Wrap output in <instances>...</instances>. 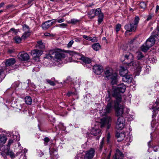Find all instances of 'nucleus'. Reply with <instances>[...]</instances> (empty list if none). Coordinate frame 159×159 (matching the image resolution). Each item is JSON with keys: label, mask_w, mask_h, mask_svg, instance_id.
<instances>
[{"label": "nucleus", "mask_w": 159, "mask_h": 159, "mask_svg": "<svg viewBox=\"0 0 159 159\" xmlns=\"http://www.w3.org/2000/svg\"><path fill=\"white\" fill-rule=\"evenodd\" d=\"M121 101V100L115 99L114 102V108L116 115L117 116H123L125 117H128L129 110L120 105Z\"/></svg>", "instance_id": "obj_1"}, {"label": "nucleus", "mask_w": 159, "mask_h": 159, "mask_svg": "<svg viewBox=\"0 0 159 159\" xmlns=\"http://www.w3.org/2000/svg\"><path fill=\"white\" fill-rule=\"evenodd\" d=\"M104 72L106 75L105 78L107 80H110L112 85L116 84L118 79V75L117 73H113L112 70L111 68L106 69Z\"/></svg>", "instance_id": "obj_2"}, {"label": "nucleus", "mask_w": 159, "mask_h": 159, "mask_svg": "<svg viewBox=\"0 0 159 159\" xmlns=\"http://www.w3.org/2000/svg\"><path fill=\"white\" fill-rule=\"evenodd\" d=\"M139 20V18L138 16H136L134 18V23H130V25H126L125 26V29L126 30L125 33L127 36L129 33L131 32H135L138 27V24Z\"/></svg>", "instance_id": "obj_3"}, {"label": "nucleus", "mask_w": 159, "mask_h": 159, "mask_svg": "<svg viewBox=\"0 0 159 159\" xmlns=\"http://www.w3.org/2000/svg\"><path fill=\"white\" fill-rule=\"evenodd\" d=\"M126 89V86L124 84H121L118 85L117 87L114 90L112 95L114 97L115 99L121 100L120 93H124Z\"/></svg>", "instance_id": "obj_4"}, {"label": "nucleus", "mask_w": 159, "mask_h": 159, "mask_svg": "<svg viewBox=\"0 0 159 159\" xmlns=\"http://www.w3.org/2000/svg\"><path fill=\"white\" fill-rule=\"evenodd\" d=\"M155 43V39L154 36H151L147 39L145 43L141 47V49L143 52H146L149 48L153 46Z\"/></svg>", "instance_id": "obj_5"}, {"label": "nucleus", "mask_w": 159, "mask_h": 159, "mask_svg": "<svg viewBox=\"0 0 159 159\" xmlns=\"http://www.w3.org/2000/svg\"><path fill=\"white\" fill-rule=\"evenodd\" d=\"M92 11L93 12H94V15L90 17V19L93 18L95 16H98V24L99 25L103 21L104 18L103 13L102 12L101 10L99 8H97L96 9H92Z\"/></svg>", "instance_id": "obj_6"}, {"label": "nucleus", "mask_w": 159, "mask_h": 159, "mask_svg": "<svg viewBox=\"0 0 159 159\" xmlns=\"http://www.w3.org/2000/svg\"><path fill=\"white\" fill-rule=\"evenodd\" d=\"M111 120V118L109 116L101 119L100 122L101 128H102L107 126V129H109L110 127Z\"/></svg>", "instance_id": "obj_7"}, {"label": "nucleus", "mask_w": 159, "mask_h": 159, "mask_svg": "<svg viewBox=\"0 0 159 159\" xmlns=\"http://www.w3.org/2000/svg\"><path fill=\"white\" fill-rule=\"evenodd\" d=\"M123 116L119 117L117 119L116 128L118 129L122 130L124 127L125 120Z\"/></svg>", "instance_id": "obj_8"}, {"label": "nucleus", "mask_w": 159, "mask_h": 159, "mask_svg": "<svg viewBox=\"0 0 159 159\" xmlns=\"http://www.w3.org/2000/svg\"><path fill=\"white\" fill-rule=\"evenodd\" d=\"M95 152L94 149L91 148L89 150L87 151L84 156V159H92L95 155Z\"/></svg>", "instance_id": "obj_9"}, {"label": "nucleus", "mask_w": 159, "mask_h": 159, "mask_svg": "<svg viewBox=\"0 0 159 159\" xmlns=\"http://www.w3.org/2000/svg\"><path fill=\"white\" fill-rule=\"evenodd\" d=\"M103 67L99 65H96L93 66V71L97 75H100L103 71Z\"/></svg>", "instance_id": "obj_10"}, {"label": "nucleus", "mask_w": 159, "mask_h": 159, "mask_svg": "<svg viewBox=\"0 0 159 159\" xmlns=\"http://www.w3.org/2000/svg\"><path fill=\"white\" fill-rule=\"evenodd\" d=\"M122 77V80L125 82L130 83L133 80L132 76L128 73L123 76Z\"/></svg>", "instance_id": "obj_11"}, {"label": "nucleus", "mask_w": 159, "mask_h": 159, "mask_svg": "<svg viewBox=\"0 0 159 159\" xmlns=\"http://www.w3.org/2000/svg\"><path fill=\"white\" fill-rule=\"evenodd\" d=\"M125 59L129 60L130 62L129 64L130 65L132 64L133 65L134 64V63L133 61L134 59V56L130 52H128L125 56ZM134 66V65H133Z\"/></svg>", "instance_id": "obj_12"}, {"label": "nucleus", "mask_w": 159, "mask_h": 159, "mask_svg": "<svg viewBox=\"0 0 159 159\" xmlns=\"http://www.w3.org/2000/svg\"><path fill=\"white\" fill-rule=\"evenodd\" d=\"M42 52L41 50L34 49L31 51V53L34 57H38L41 56Z\"/></svg>", "instance_id": "obj_13"}, {"label": "nucleus", "mask_w": 159, "mask_h": 159, "mask_svg": "<svg viewBox=\"0 0 159 159\" xmlns=\"http://www.w3.org/2000/svg\"><path fill=\"white\" fill-rule=\"evenodd\" d=\"M98 128L97 125H95L94 127H92L91 130V133L94 136L98 135L101 132L100 130L98 129Z\"/></svg>", "instance_id": "obj_14"}, {"label": "nucleus", "mask_w": 159, "mask_h": 159, "mask_svg": "<svg viewBox=\"0 0 159 159\" xmlns=\"http://www.w3.org/2000/svg\"><path fill=\"white\" fill-rule=\"evenodd\" d=\"M128 73V70L127 66H121L120 70V74L123 76Z\"/></svg>", "instance_id": "obj_15"}, {"label": "nucleus", "mask_w": 159, "mask_h": 159, "mask_svg": "<svg viewBox=\"0 0 159 159\" xmlns=\"http://www.w3.org/2000/svg\"><path fill=\"white\" fill-rule=\"evenodd\" d=\"M20 58L23 61H27L29 59L30 57L29 55L26 53L23 52L19 54Z\"/></svg>", "instance_id": "obj_16"}, {"label": "nucleus", "mask_w": 159, "mask_h": 159, "mask_svg": "<svg viewBox=\"0 0 159 159\" xmlns=\"http://www.w3.org/2000/svg\"><path fill=\"white\" fill-rule=\"evenodd\" d=\"M15 62L16 61L14 58H11L7 60L5 64L6 66H8L13 65Z\"/></svg>", "instance_id": "obj_17"}, {"label": "nucleus", "mask_w": 159, "mask_h": 159, "mask_svg": "<svg viewBox=\"0 0 159 159\" xmlns=\"http://www.w3.org/2000/svg\"><path fill=\"white\" fill-rule=\"evenodd\" d=\"M124 155L122 152L118 149H117L116 151V153L115 156L114 157V159H118L120 158L119 157L121 158L123 157Z\"/></svg>", "instance_id": "obj_18"}, {"label": "nucleus", "mask_w": 159, "mask_h": 159, "mask_svg": "<svg viewBox=\"0 0 159 159\" xmlns=\"http://www.w3.org/2000/svg\"><path fill=\"white\" fill-rule=\"evenodd\" d=\"M112 103L113 102L112 101H111L107 103L105 109L106 113H108L111 112L112 109Z\"/></svg>", "instance_id": "obj_19"}, {"label": "nucleus", "mask_w": 159, "mask_h": 159, "mask_svg": "<svg viewBox=\"0 0 159 159\" xmlns=\"http://www.w3.org/2000/svg\"><path fill=\"white\" fill-rule=\"evenodd\" d=\"M125 134L124 133H117L116 136L118 141H121L124 138Z\"/></svg>", "instance_id": "obj_20"}, {"label": "nucleus", "mask_w": 159, "mask_h": 159, "mask_svg": "<svg viewBox=\"0 0 159 159\" xmlns=\"http://www.w3.org/2000/svg\"><path fill=\"white\" fill-rule=\"evenodd\" d=\"M13 141L12 139H10L9 140L8 143V144L7 145L5 146L4 147H6L7 149L5 150L2 149L3 152L6 153H8L10 149V146L13 143Z\"/></svg>", "instance_id": "obj_21"}, {"label": "nucleus", "mask_w": 159, "mask_h": 159, "mask_svg": "<svg viewBox=\"0 0 159 159\" xmlns=\"http://www.w3.org/2000/svg\"><path fill=\"white\" fill-rule=\"evenodd\" d=\"M52 25L50 20H48L45 22L42 25V27L43 29L46 30L48 28Z\"/></svg>", "instance_id": "obj_22"}, {"label": "nucleus", "mask_w": 159, "mask_h": 159, "mask_svg": "<svg viewBox=\"0 0 159 159\" xmlns=\"http://www.w3.org/2000/svg\"><path fill=\"white\" fill-rule=\"evenodd\" d=\"M7 138L4 135H0V146L4 144L6 142Z\"/></svg>", "instance_id": "obj_23"}, {"label": "nucleus", "mask_w": 159, "mask_h": 159, "mask_svg": "<svg viewBox=\"0 0 159 159\" xmlns=\"http://www.w3.org/2000/svg\"><path fill=\"white\" fill-rule=\"evenodd\" d=\"M80 59L85 63L89 64L91 62V60L87 57H82Z\"/></svg>", "instance_id": "obj_24"}, {"label": "nucleus", "mask_w": 159, "mask_h": 159, "mask_svg": "<svg viewBox=\"0 0 159 159\" xmlns=\"http://www.w3.org/2000/svg\"><path fill=\"white\" fill-rule=\"evenodd\" d=\"M62 57L61 54L59 52H57L55 55L54 56V59H55L57 61L61 60Z\"/></svg>", "instance_id": "obj_25"}, {"label": "nucleus", "mask_w": 159, "mask_h": 159, "mask_svg": "<svg viewBox=\"0 0 159 159\" xmlns=\"http://www.w3.org/2000/svg\"><path fill=\"white\" fill-rule=\"evenodd\" d=\"M25 102L26 104L30 105L31 104L32 99L31 97L26 96L25 98Z\"/></svg>", "instance_id": "obj_26"}, {"label": "nucleus", "mask_w": 159, "mask_h": 159, "mask_svg": "<svg viewBox=\"0 0 159 159\" xmlns=\"http://www.w3.org/2000/svg\"><path fill=\"white\" fill-rule=\"evenodd\" d=\"M93 48L95 51L98 50L100 48V44L98 43H96L93 44L92 46Z\"/></svg>", "instance_id": "obj_27"}, {"label": "nucleus", "mask_w": 159, "mask_h": 159, "mask_svg": "<svg viewBox=\"0 0 159 159\" xmlns=\"http://www.w3.org/2000/svg\"><path fill=\"white\" fill-rule=\"evenodd\" d=\"M36 47L39 48H43L45 47V46L43 43L42 41H39L37 42L36 45Z\"/></svg>", "instance_id": "obj_28"}, {"label": "nucleus", "mask_w": 159, "mask_h": 159, "mask_svg": "<svg viewBox=\"0 0 159 159\" xmlns=\"http://www.w3.org/2000/svg\"><path fill=\"white\" fill-rule=\"evenodd\" d=\"M111 155V151L110 152L109 154L107 155L106 153H103L102 154V158L103 159H110V157Z\"/></svg>", "instance_id": "obj_29"}, {"label": "nucleus", "mask_w": 159, "mask_h": 159, "mask_svg": "<svg viewBox=\"0 0 159 159\" xmlns=\"http://www.w3.org/2000/svg\"><path fill=\"white\" fill-rule=\"evenodd\" d=\"M30 35V32H25L21 36L22 39H25Z\"/></svg>", "instance_id": "obj_30"}, {"label": "nucleus", "mask_w": 159, "mask_h": 159, "mask_svg": "<svg viewBox=\"0 0 159 159\" xmlns=\"http://www.w3.org/2000/svg\"><path fill=\"white\" fill-rule=\"evenodd\" d=\"M80 21V20H79L76 19H71L70 21L68 22L69 23L75 25L79 22Z\"/></svg>", "instance_id": "obj_31"}, {"label": "nucleus", "mask_w": 159, "mask_h": 159, "mask_svg": "<svg viewBox=\"0 0 159 159\" xmlns=\"http://www.w3.org/2000/svg\"><path fill=\"white\" fill-rule=\"evenodd\" d=\"M22 38H20L18 36H16L14 38V39L15 40V42L16 43H20L22 39Z\"/></svg>", "instance_id": "obj_32"}, {"label": "nucleus", "mask_w": 159, "mask_h": 159, "mask_svg": "<svg viewBox=\"0 0 159 159\" xmlns=\"http://www.w3.org/2000/svg\"><path fill=\"white\" fill-rule=\"evenodd\" d=\"M137 59L138 60L141 59L144 57V56L142 54V53L140 52H137Z\"/></svg>", "instance_id": "obj_33"}, {"label": "nucleus", "mask_w": 159, "mask_h": 159, "mask_svg": "<svg viewBox=\"0 0 159 159\" xmlns=\"http://www.w3.org/2000/svg\"><path fill=\"white\" fill-rule=\"evenodd\" d=\"M158 124H157L155 120H152L151 122V126L152 128L156 129L157 128Z\"/></svg>", "instance_id": "obj_34"}, {"label": "nucleus", "mask_w": 159, "mask_h": 159, "mask_svg": "<svg viewBox=\"0 0 159 159\" xmlns=\"http://www.w3.org/2000/svg\"><path fill=\"white\" fill-rule=\"evenodd\" d=\"M58 127L60 129L63 131L65 130L66 128L64 126V124L62 123H60V124L58 125Z\"/></svg>", "instance_id": "obj_35"}, {"label": "nucleus", "mask_w": 159, "mask_h": 159, "mask_svg": "<svg viewBox=\"0 0 159 159\" xmlns=\"http://www.w3.org/2000/svg\"><path fill=\"white\" fill-rule=\"evenodd\" d=\"M23 29L25 32H30L29 27L26 25H23Z\"/></svg>", "instance_id": "obj_36"}, {"label": "nucleus", "mask_w": 159, "mask_h": 159, "mask_svg": "<svg viewBox=\"0 0 159 159\" xmlns=\"http://www.w3.org/2000/svg\"><path fill=\"white\" fill-rule=\"evenodd\" d=\"M104 138H102L101 142L100 143L99 149L101 150L103 148L104 144Z\"/></svg>", "instance_id": "obj_37"}, {"label": "nucleus", "mask_w": 159, "mask_h": 159, "mask_svg": "<svg viewBox=\"0 0 159 159\" xmlns=\"http://www.w3.org/2000/svg\"><path fill=\"white\" fill-rule=\"evenodd\" d=\"M121 27V25L120 24H118L116 25L115 30L117 33L120 30Z\"/></svg>", "instance_id": "obj_38"}, {"label": "nucleus", "mask_w": 159, "mask_h": 159, "mask_svg": "<svg viewBox=\"0 0 159 159\" xmlns=\"http://www.w3.org/2000/svg\"><path fill=\"white\" fill-rule=\"evenodd\" d=\"M56 52L57 51L55 49H53L50 50L49 51V54H50L52 56L54 57V56L55 55Z\"/></svg>", "instance_id": "obj_39"}, {"label": "nucleus", "mask_w": 159, "mask_h": 159, "mask_svg": "<svg viewBox=\"0 0 159 159\" xmlns=\"http://www.w3.org/2000/svg\"><path fill=\"white\" fill-rule=\"evenodd\" d=\"M50 141L48 137H45L44 139V144L45 146L47 145V143Z\"/></svg>", "instance_id": "obj_40"}, {"label": "nucleus", "mask_w": 159, "mask_h": 159, "mask_svg": "<svg viewBox=\"0 0 159 159\" xmlns=\"http://www.w3.org/2000/svg\"><path fill=\"white\" fill-rule=\"evenodd\" d=\"M46 81L49 84L51 85L54 86L55 84V83L53 81H52V80H47Z\"/></svg>", "instance_id": "obj_41"}, {"label": "nucleus", "mask_w": 159, "mask_h": 159, "mask_svg": "<svg viewBox=\"0 0 159 159\" xmlns=\"http://www.w3.org/2000/svg\"><path fill=\"white\" fill-rule=\"evenodd\" d=\"M65 21V19L63 18H58L57 19V22L61 23Z\"/></svg>", "instance_id": "obj_42"}, {"label": "nucleus", "mask_w": 159, "mask_h": 159, "mask_svg": "<svg viewBox=\"0 0 159 159\" xmlns=\"http://www.w3.org/2000/svg\"><path fill=\"white\" fill-rule=\"evenodd\" d=\"M140 6L142 8H144L146 7V4L144 2H142L140 3Z\"/></svg>", "instance_id": "obj_43"}, {"label": "nucleus", "mask_w": 159, "mask_h": 159, "mask_svg": "<svg viewBox=\"0 0 159 159\" xmlns=\"http://www.w3.org/2000/svg\"><path fill=\"white\" fill-rule=\"evenodd\" d=\"M45 58L48 59H54V57L52 56L50 54H49V52H48V54H47Z\"/></svg>", "instance_id": "obj_44"}, {"label": "nucleus", "mask_w": 159, "mask_h": 159, "mask_svg": "<svg viewBox=\"0 0 159 159\" xmlns=\"http://www.w3.org/2000/svg\"><path fill=\"white\" fill-rule=\"evenodd\" d=\"M67 25L66 24L62 23L61 24H59L57 25V26L60 27L64 28L66 27L67 26Z\"/></svg>", "instance_id": "obj_45"}, {"label": "nucleus", "mask_w": 159, "mask_h": 159, "mask_svg": "<svg viewBox=\"0 0 159 159\" xmlns=\"http://www.w3.org/2000/svg\"><path fill=\"white\" fill-rule=\"evenodd\" d=\"M74 43V41L73 40H72L70 41L67 44V47L68 48L71 47Z\"/></svg>", "instance_id": "obj_46"}, {"label": "nucleus", "mask_w": 159, "mask_h": 159, "mask_svg": "<svg viewBox=\"0 0 159 159\" xmlns=\"http://www.w3.org/2000/svg\"><path fill=\"white\" fill-rule=\"evenodd\" d=\"M50 155L52 156H53L54 155V152L55 151L54 149L50 148Z\"/></svg>", "instance_id": "obj_47"}, {"label": "nucleus", "mask_w": 159, "mask_h": 159, "mask_svg": "<svg viewBox=\"0 0 159 159\" xmlns=\"http://www.w3.org/2000/svg\"><path fill=\"white\" fill-rule=\"evenodd\" d=\"M89 41H91L92 42H95L97 41V39L95 37H90Z\"/></svg>", "instance_id": "obj_48"}, {"label": "nucleus", "mask_w": 159, "mask_h": 159, "mask_svg": "<svg viewBox=\"0 0 159 159\" xmlns=\"http://www.w3.org/2000/svg\"><path fill=\"white\" fill-rule=\"evenodd\" d=\"M48 120L50 121L53 122H54L55 121V119L54 118L50 116L48 117Z\"/></svg>", "instance_id": "obj_49"}, {"label": "nucleus", "mask_w": 159, "mask_h": 159, "mask_svg": "<svg viewBox=\"0 0 159 159\" xmlns=\"http://www.w3.org/2000/svg\"><path fill=\"white\" fill-rule=\"evenodd\" d=\"M19 86V84L18 82H16L13 84L12 86L15 88Z\"/></svg>", "instance_id": "obj_50"}, {"label": "nucleus", "mask_w": 159, "mask_h": 159, "mask_svg": "<svg viewBox=\"0 0 159 159\" xmlns=\"http://www.w3.org/2000/svg\"><path fill=\"white\" fill-rule=\"evenodd\" d=\"M75 93L74 92H68L66 94V95L68 97H70L71 95L73 94H75Z\"/></svg>", "instance_id": "obj_51"}, {"label": "nucleus", "mask_w": 159, "mask_h": 159, "mask_svg": "<svg viewBox=\"0 0 159 159\" xmlns=\"http://www.w3.org/2000/svg\"><path fill=\"white\" fill-rule=\"evenodd\" d=\"M110 133L108 132V133L107 136V143H109L110 141Z\"/></svg>", "instance_id": "obj_52"}, {"label": "nucleus", "mask_w": 159, "mask_h": 159, "mask_svg": "<svg viewBox=\"0 0 159 159\" xmlns=\"http://www.w3.org/2000/svg\"><path fill=\"white\" fill-rule=\"evenodd\" d=\"M93 14L94 15V12H93L92 11V9L90 11L89 14V17L90 18V17L92 16V15Z\"/></svg>", "instance_id": "obj_53"}, {"label": "nucleus", "mask_w": 159, "mask_h": 159, "mask_svg": "<svg viewBox=\"0 0 159 159\" xmlns=\"http://www.w3.org/2000/svg\"><path fill=\"white\" fill-rule=\"evenodd\" d=\"M90 37L86 35H83V37L84 39H85L86 40H89V39H90Z\"/></svg>", "instance_id": "obj_54"}, {"label": "nucleus", "mask_w": 159, "mask_h": 159, "mask_svg": "<svg viewBox=\"0 0 159 159\" xmlns=\"http://www.w3.org/2000/svg\"><path fill=\"white\" fill-rule=\"evenodd\" d=\"M50 23L52 24V25L56 23L57 21V19H53L51 20H50Z\"/></svg>", "instance_id": "obj_55"}, {"label": "nucleus", "mask_w": 159, "mask_h": 159, "mask_svg": "<svg viewBox=\"0 0 159 159\" xmlns=\"http://www.w3.org/2000/svg\"><path fill=\"white\" fill-rule=\"evenodd\" d=\"M34 0H29L28 3V4L30 5V6H31L33 4L32 2Z\"/></svg>", "instance_id": "obj_56"}, {"label": "nucleus", "mask_w": 159, "mask_h": 159, "mask_svg": "<svg viewBox=\"0 0 159 159\" xmlns=\"http://www.w3.org/2000/svg\"><path fill=\"white\" fill-rule=\"evenodd\" d=\"M155 104L156 106H158L159 105V98H157L155 102Z\"/></svg>", "instance_id": "obj_57"}, {"label": "nucleus", "mask_w": 159, "mask_h": 159, "mask_svg": "<svg viewBox=\"0 0 159 159\" xmlns=\"http://www.w3.org/2000/svg\"><path fill=\"white\" fill-rule=\"evenodd\" d=\"M9 155H10V157L11 158H13V157H15L14 154L12 152H10L9 153Z\"/></svg>", "instance_id": "obj_58"}, {"label": "nucleus", "mask_w": 159, "mask_h": 159, "mask_svg": "<svg viewBox=\"0 0 159 159\" xmlns=\"http://www.w3.org/2000/svg\"><path fill=\"white\" fill-rule=\"evenodd\" d=\"M44 35L45 36H51V35L48 33H44Z\"/></svg>", "instance_id": "obj_59"}, {"label": "nucleus", "mask_w": 159, "mask_h": 159, "mask_svg": "<svg viewBox=\"0 0 159 159\" xmlns=\"http://www.w3.org/2000/svg\"><path fill=\"white\" fill-rule=\"evenodd\" d=\"M152 18V16H151L149 15L148 16L147 19V21H148L150 20Z\"/></svg>", "instance_id": "obj_60"}, {"label": "nucleus", "mask_w": 159, "mask_h": 159, "mask_svg": "<svg viewBox=\"0 0 159 159\" xmlns=\"http://www.w3.org/2000/svg\"><path fill=\"white\" fill-rule=\"evenodd\" d=\"M137 63H138V66H137L136 67V68H138L139 69H140H140L141 68L142 66H141V65H140L139 64L138 62H137Z\"/></svg>", "instance_id": "obj_61"}, {"label": "nucleus", "mask_w": 159, "mask_h": 159, "mask_svg": "<svg viewBox=\"0 0 159 159\" xmlns=\"http://www.w3.org/2000/svg\"><path fill=\"white\" fill-rule=\"evenodd\" d=\"M75 41L76 42H79L81 40L79 38H76L75 40Z\"/></svg>", "instance_id": "obj_62"}, {"label": "nucleus", "mask_w": 159, "mask_h": 159, "mask_svg": "<svg viewBox=\"0 0 159 159\" xmlns=\"http://www.w3.org/2000/svg\"><path fill=\"white\" fill-rule=\"evenodd\" d=\"M159 9V6L158 5H157L156 7V9L155 12H157L158 10Z\"/></svg>", "instance_id": "obj_63"}, {"label": "nucleus", "mask_w": 159, "mask_h": 159, "mask_svg": "<svg viewBox=\"0 0 159 159\" xmlns=\"http://www.w3.org/2000/svg\"><path fill=\"white\" fill-rule=\"evenodd\" d=\"M148 145L149 147V148H151L152 147V146L151 145V141H149L148 143Z\"/></svg>", "instance_id": "obj_64"}]
</instances>
